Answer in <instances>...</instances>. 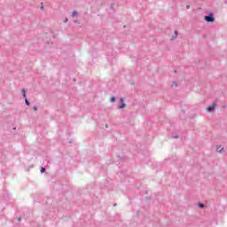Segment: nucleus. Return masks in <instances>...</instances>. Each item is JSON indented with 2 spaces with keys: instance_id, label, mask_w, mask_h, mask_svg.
Here are the masks:
<instances>
[{
  "instance_id": "423d86ee",
  "label": "nucleus",
  "mask_w": 227,
  "mask_h": 227,
  "mask_svg": "<svg viewBox=\"0 0 227 227\" xmlns=\"http://www.w3.org/2000/svg\"><path fill=\"white\" fill-rule=\"evenodd\" d=\"M25 104L26 106H31V103H29V100H27V98H25Z\"/></svg>"
},
{
  "instance_id": "6ab92c4d",
  "label": "nucleus",
  "mask_w": 227,
  "mask_h": 227,
  "mask_svg": "<svg viewBox=\"0 0 227 227\" xmlns=\"http://www.w3.org/2000/svg\"><path fill=\"white\" fill-rule=\"evenodd\" d=\"M64 22H68V19L65 20V21H64Z\"/></svg>"
},
{
  "instance_id": "412c9836",
  "label": "nucleus",
  "mask_w": 227,
  "mask_h": 227,
  "mask_svg": "<svg viewBox=\"0 0 227 227\" xmlns=\"http://www.w3.org/2000/svg\"><path fill=\"white\" fill-rule=\"evenodd\" d=\"M18 221H21V218L20 217V218H18Z\"/></svg>"
},
{
  "instance_id": "2eb2a0df",
  "label": "nucleus",
  "mask_w": 227,
  "mask_h": 227,
  "mask_svg": "<svg viewBox=\"0 0 227 227\" xmlns=\"http://www.w3.org/2000/svg\"><path fill=\"white\" fill-rule=\"evenodd\" d=\"M33 109L34 111H38V106H34Z\"/></svg>"
},
{
  "instance_id": "a211bd4d",
  "label": "nucleus",
  "mask_w": 227,
  "mask_h": 227,
  "mask_svg": "<svg viewBox=\"0 0 227 227\" xmlns=\"http://www.w3.org/2000/svg\"><path fill=\"white\" fill-rule=\"evenodd\" d=\"M218 150H221V145H217Z\"/></svg>"
},
{
  "instance_id": "4468645a",
  "label": "nucleus",
  "mask_w": 227,
  "mask_h": 227,
  "mask_svg": "<svg viewBox=\"0 0 227 227\" xmlns=\"http://www.w3.org/2000/svg\"><path fill=\"white\" fill-rule=\"evenodd\" d=\"M174 35H176V37L178 36V30H175Z\"/></svg>"
},
{
  "instance_id": "f03ea898",
  "label": "nucleus",
  "mask_w": 227,
  "mask_h": 227,
  "mask_svg": "<svg viewBox=\"0 0 227 227\" xmlns=\"http://www.w3.org/2000/svg\"><path fill=\"white\" fill-rule=\"evenodd\" d=\"M217 107V104L213 103L212 106H207V113H212L215 111V108Z\"/></svg>"
},
{
  "instance_id": "f8f14e48",
  "label": "nucleus",
  "mask_w": 227,
  "mask_h": 227,
  "mask_svg": "<svg viewBox=\"0 0 227 227\" xmlns=\"http://www.w3.org/2000/svg\"><path fill=\"white\" fill-rule=\"evenodd\" d=\"M110 9H111V10H114V3L111 4Z\"/></svg>"
},
{
  "instance_id": "ddd939ff",
  "label": "nucleus",
  "mask_w": 227,
  "mask_h": 227,
  "mask_svg": "<svg viewBox=\"0 0 227 227\" xmlns=\"http://www.w3.org/2000/svg\"><path fill=\"white\" fill-rule=\"evenodd\" d=\"M45 171H46L45 168L42 167L41 168V173H45Z\"/></svg>"
},
{
  "instance_id": "4be33fe9",
  "label": "nucleus",
  "mask_w": 227,
  "mask_h": 227,
  "mask_svg": "<svg viewBox=\"0 0 227 227\" xmlns=\"http://www.w3.org/2000/svg\"><path fill=\"white\" fill-rule=\"evenodd\" d=\"M74 23L77 24V20H74Z\"/></svg>"
},
{
  "instance_id": "7ed1b4c3",
  "label": "nucleus",
  "mask_w": 227,
  "mask_h": 227,
  "mask_svg": "<svg viewBox=\"0 0 227 227\" xmlns=\"http://www.w3.org/2000/svg\"><path fill=\"white\" fill-rule=\"evenodd\" d=\"M121 105L118 106V109H124L127 107V105L124 103L123 98H120Z\"/></svg>"
},
{
  "instance_id": "20e7f679",
  "label": "nucleus",
  "mask_w": 227,
  "mask_h": 227,
  "mask_svg": "<svg viewBox=\"0 0 227 227\" xmlns=\"http://www.w3.org/2000/svg\"><path fill=\"white\" fill-rule=\"evenodd\" d=\"M174 86L176 88H177L178 87V83L176 82H173V83L171 84V88H173Z\"/></svg>"
},
{
  "instance_id": "9d476101",
  "label": "nucleus",
  "mask_w": 227,
  "mask_h": 227,
  "mask_svg": "<svg viewBox=\"0 0 227 227\" xmlns=\"http://www.w3.org/2000/svg\"><path fill=\"white\" fill-rule=\"evenodd\" d=\"M223 150H224V148H221L220 150H219V148H216V152H218L219 153H223Z\"/></svg>"
},
{
  "instance_id": "f257e3e1",
  "label": "nucleus",
  "mask_w": 227,
  "mask_h": 227,
  "mask_svg": "<svg viewBox=\"0 0 227 227\" xmlns=\"http://www.w3.org/2000/svg\"><path fill=\"white\" fill-rule=\"evenodd\" d=\"M204 20H206V22H215V18H214V13L210 12L207 16H205Z\"/></svg>"
},
{
  "instance_id": "dca6fc26",
  "label": "nucleus",
  "mask_w": 227,
  "mask_h": 227,
  "mask_svg": "<svg viewBox=\"0 0 227 227\" xmlns=\"http://www.w3.org/2000/svg\"><path fill=\"white\" fill-rule=\"evenodd\" d=\"M41 10H44V7H43V3H41Z\"/></svg>"
},
{
  "instance_id": "1a4fd4ad",
  "label": "nucleus",
  "mask_w": 227,
  "mask_h": 227,
  "mask_svg": "<svg viewBox=\"0 0 227 227\" xmlns=\"http://www.w3.org/2000/svg\"><path fill=\"white\" fill-rule=\"evenodd\" d=\"M199 208H205V204L199 203Z\"/></svg>"
},
{
  "instance_id": "9b49d317",
  "label": "nucleus",
  "mask_w": 227,
  "mask_h": 227,
  "mask_svg": "<svg viewBox=\"0 0 227 227\" xmlns=\"http://www.w3.org/2000/svg\"><path fill=\"white\" fill-rule=\"evenodd\" d=\"M178 137H180L178 135H176V136H172V137H171L172 139H178Z\"/></svg>"
},
{
  "instance_id": "6e6552de",
  "label": "nucleus",
  "mask_w": 227,
  "mask_h": 227,
  "mask_svg": "<svg viewBox=\"0 0 227 227\" xmlns=\"http://www.w3.org/2000/svg\"><path fill=\"white\" fill-rule=\"evenodd\" d=\"M110 102H112V103L116 102V98H115V97H112V98H110Z\"/></svg>"
},
{
  "instance_id": "f3484780",
  "label": "nucleus",
  "mask_w": 227,
  "mask_h": 227,
  "mask_svg": "<svg viewBox=\"0 0 227 227\" xmlns=\"http://www.w3.org/2000/svg\"><path fill=\"white\" fill-rule=\"evenodd\" d=\"M189 8H191V5L186 6V10H189Z\"/></svg>"
},
{
  "instance_id": "39448f33",
  "label": "nucleus",
  "mask_w": 227,
  "mask_h": 227,
  "mask_svg": "<svg viewBox=\"0 0 227 227\" xmlns=\"http://www.w3.org/2000/svg\"><path fill=\"white\" fill-rule=\"evenodd\" d=\"M21 91L23 93L24 98H27V96L26 95V89H22Z\"/></svg>"
},
{
  "instance_id": "0eeeda50",
  "label": "nucleus",
  "mask_w": 227,
  "mask_h": 227,
  "mask_svg": "<svg viewBox=\"0 0 227 227\" xmlns=\"http://www.w3.org/2000/svg\"><path fill=\"white\" fill-rule=\"evenodd\" d=\"M78 13H77V11H74L72 12V17H77Z\"/></svg>"
},
{
  "instance_id": "aec40b11",
  "label": "nucleus",
  "mask_w": 227,
  "mask_h": 227,
  "mask_svg": "<svg viewBox=\"0 0 227 227\" xmlns=\"http://www.w3.org/2000/svg\"><path fill=\"white\" fill-rule=\"evenodd\" d=\"M178 71H176V70H174V74H176Z\"/></svg>"
}]
</instances>
